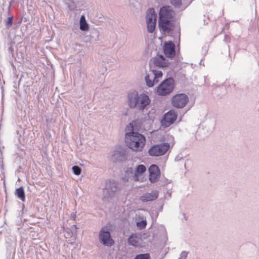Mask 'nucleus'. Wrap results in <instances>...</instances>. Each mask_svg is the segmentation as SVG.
I'll use <instances>...</instances> for the list:
<instances>
[{
  "mask_svg": "<svg viewBox=\"0 0 259 259\" xmlns=\"http://www.w3.org/2000/svg\"><path fill=\"white\" fill-rule=\"evenodd\" d=\"M177 118V114L175 110H171L165 114L161 120V124L165 127H168L172 124Z\"/></svg>",
  "mask_w": 259,
  "mask_h": 259,
  "instance_id": "nucleus-11",
  "label": "nucleus"
},
{
  "mask_svg": "<svg viewBox=\"0 0 259 259\" xmlns=\"http://www.w3.org/2000/svg\"><path fill=\"white\" fill-rule=\"evenodd\" d=\"M146 170V166L143 164H140L137 166L135 170L134 175V180L135 181H139V176H141L142 174L145 172Z\"/></svg>",
  "mask_w": 259,
  "mask_h": 259,
  "instance_id": "nucleus-17",
  "label": "nucleus"
},
{
  "mask_svg": "<svg viewBox=\"0 0 259 259\" xmlns=\"http://www.w3.org/2000/svg\"><path fill=\"white\" fill-rule=\"evenodd\" d=\"M63 1L71 11L80 12L85 7L83 0H63Z\"/></svg>",
  "mask_w": 259,
  "mask_h": 259,
  "instance_id": "nucleus-9",
  "label": "nucleus"
},
{
  "mask_svg": "<svg viewBox=\"0 0 259 259\" xmlns=\"http://www.w3.org/2000/svg\"><path fill=\"white\" fill-rule=\"evenodd\" d=\"M134 172L135 171L132 167H127L125 171V176L123 178V180L128 181L131 179L134 180Z\"/></svg>",
  "mask_w": 259,
  "mask_h": 259,
  "instance_id": "nucleus-21",
  "label": "nucleus"
},
{
  "mask_svg": "<svg viewBox=\"0 0 259 259\" xmlns=\"http://www.w3.org/2000/svg\"><path fill=\"white\" fill-rule=\"evenodd\" d=\"M188 252L186 251H183L181 254L180 256L178 259H186L187 257Z\"/></svg>",
  "mask_w": 259,
  "mask_h": 259,
  "instance_id": "nucleus-29",
  "label": "nucleus"
},
{
  "mask_svg": "<svg viewBox=\"0 0 259 259\" xmlns=\"http://www.w3.org/2000/svg\"><path fill=\"white\" fill-rule=\"evenodd\" d=\"M147 225V222L146 219L143 220L140 222H137V226L140 229H144Z\"/></svg>",
  "mask_w": 259,
  "mask_h": 259,
  "instance_id": "nucleus-24",
  "label": "nucleus"
},
{
  "mask_svg": "<svg viewBox=\"0 0 259 259\" xmlns=\"http://www.w3.org/2000/svg\"><path fill=\"white\" fill-rule=\"evenodd\" d=\"M127 102L131 109L143 111L150 104L151 100L146 94H139L137 91L132 90L127 93Z\"/></svg>",
  "mask_w": 259,
  "mask_h": 259,
  "instance_id": "nucleus-2",
  "label": "nucleus"
},
{
  "mask_svg": "<svg viewBox=\"0 0 259 259\" xmlns=\"http://www.w3.org/2000/svg\"><path fill=\"white\" fill-rule=\"evenodd\" d=\"M153 64L157 67H164L168 66V62L162 55H157L152 59Z\"/></svg>",
  "mask_w": 259,
  "mask_h": 259,
  "instance_id": "nucleus-14",
  "label": "nucleus"
},
{
  "mask_svg": "<svg viewBox=\"0 0 259 259\" xmlns=\"http://www.w3.org/2000/svg\"><path fill=\"white\" fill-rule=\"evenodd\" d=\"M72 169L74 175L78 176L80 174L81 169L78 166H73Z\"/></svg>",
  "mask_w": 259,
  "mask_h": 259,
  "instance_id": "nucleus-27",
  "label": "nucleus"
},
{
  "mask_svg": "<svg viewBox=\"0 0 259 259\" xmlns=\"http://www.w3.org/2000/svg\"><path fill=\"white\" fill-rule=\"evenodd\" d=\"M175 12L170 6H163L160 9L159 12V27L161 31L169 32L174 28L173 19Z\"/></svg>",
  "mask_w": 259,
  "mask_h": 259,
  "instance_id": "nucleus-3",
  "label": "nucleus"
},
{
  "mask_svg": "<svg viewBox=\"0 0 259 259\" xmlns=\"http://www.w3.org/2000/svg\"><path fill=\"white\" fill-rule=\"evenodd\" d=\"M13 16L9 17L8 18V19L6 22V26L7 28H9L11 26V25L13 24Z\"/></svg>",
  "mask_w": 259,
  "mask_h": 259,
  "instance_id": "nucleus-28",
  "label": "nucleus"
},
{
  "mask_svg": "<svg viewBox=\"0 0 259 259\" xmlns=\"http://www.w3.org/2000/svg\"><path fill=\"white\" fill-rule=\"evenodd\" d=\"M147 25V30L149 33H153L155 29L156 22H146Z\"/></svg>",
  "mask_w": 259,
  "mask_h": 259,
  "instance_id": "nucleus-23",
  "label": "nucleus"
},
{
  "mask_svg": "<svg viewBox=\"0 0 259 259\" xmlns=\"http://www.w3.org/2000/svg\"><path fill=\"white\" fill-rule=\"evenodd\" d=\"M158 192L157 191H154L151 193H146L140 197L142 201L147 202L153 201L157 198Z\"/></svg>",
  "mask_w": 259,
  "mask_h": 259,
  "instance_id": "nucleus-15",
  "label": "nucleus"
},
{
  "mask_svg": "<svg viewBox=\"0 0 259 259\" xmlns=\"http://www.w3.org/2000/svg\"><path fill=\"white\" fill-rule=\"evenodd\" d=\"M149 181L152 183L156 182L160 177V172L158 166L155 164L151 165L149 168Z\"/></svg>",
  "mask_w": 259,
  "mask_h": 259,
  "instance_id": "nucleus-13",
  "label": "nucleus"
},
{
  "mask_svg": "<svg viewBox=\"0 0 259 259\" xmlns=\"http://www.w3.org/2000/svg\"><path fill=\"white\" fill-rule=\"evenodd\" d=\"M117 191L118 186L116 182L111 181L107 182L103 190V199L105 200L106 198L114 196Z\"/></svg>",
  "mask_w": 259,
  "mask_h": 259,
  "instance_id": "nucleus-8",
  "label": "nucleus"
},
{
  "mask_svg": "<svg viewBox=\"0 0 259 259\" xmlns=\"http://www.w3.org/2000/svg\"><path fill=\"white\" fill-rule=\"evenodd\" d=\"M170 144L164 143L152 146L149 150V155L152 156H160L164 155L169 149Z\"/></svg>",
  "mask_w": 259,
  "mask_h": 259,
  "instance_id": "nucleus-6",
  "label": "nucleus"
},
{
  "mask_svg": "<svg viewBox=\"0 0 259 259\" xmlns=\"http://www.w3.org/2000/svg\"><path fill=\"white\" fill-rule=\"evenodd\" d=\"M79 29L83 31L89 30V27L88 23L86 21L85 16L82 15L79 20Z\"/></svg>",
  "mask_w": 259,
  "mask_h": 259,
  "instance_id": "nucleus-20",
  "label": "nucleus"
},
{
  "mask_svg": "<svg viewBox=\"0 0 259 259\" xmlns=\"http://www.w3.org/2000/svg\"><path fill=\"white\" fill-rule=\"evenodd\" d=\"M170 139H172V140H174V137H172V136H170Z\"/></svg>",
  "mask_w": 259,
  "mask_h": 259,
  "instance_id": "nucleus-32",
  "label": "nucleus"
},
{
  "mask_svg": "<svg viewBox=\"0 0 259 259\" xmlns=\"http://www.w3.org/2000/svg\"><path fill=\"white\" fill-rule=\"evenodd\" d=\"M157 15L153 8H150L147 11L146 22H156Z\"/></svg>",
  "mask_w": 259,
  "mask_h": 259,
  "instance_id": "nucleus-16",
  "label": "nucleus"
},
{
  "mask_svg": "<svg viewBox=\"0 0 259 259\" xmlns=\"http://www.w3.org/2000/svg\"><path fill=\"white\" fill-rule=\"evenodd\" d=\"M175 87L174 79L169 77L164 80L157 87V93L159 96H166L170 94Z\"/></svg>",
  "mask_w": 259,
  "mask_h": 259,
  "instance_id": "nucleus-4",
  "label": "nucleus"
},
{
  "mask_svg": "<svg viewBox=\"0 0 259 259\" xmlns=\"http://www.w3.org/2000/svg\"><path fill=\"white\" fill-rule=\"evenodd\" d=\"M136 122L133 121L125 128V142L127 146L134 151H141L145 144V138L137 132Z\"/></svg>",
  "mask_w": 259,
  "mask_h": 259,
  "instance_id": "nucleus-1",
  "label": "nucleus"
},
{
  "mask_svg": "<svg viewBox=\"0 0 259 259\" xmlns=\"http://www.w3.org/2000/svg\"><path fill=\"white\" fill-rule=\"evenodd\" d=\"M162 72L161 71L151 69L147 72L145 76V80L146 85L149 87H153L155 84L159 81V79L161 78Z\"/></svg>",
  "mask_w": 259,
  "mask_h": 259,
  "instance_id": "nucleus-5",
  "label": "nucleus"
},
{
  "mask_svg": "<svg viewBox=\"0 0 259 259\" xmlns=\"http://www.w3.org/2000/svg\"><path fill=\"white\" fill-rule=\"evenodd\" d=\"M163 51L167 57L174 58L176 55L175 44L171 41L165 42L163 46Z\"/></svg>",
  "mask_w": 259,
  "mask_h": 259,
  "instance_id": "nucleus-12",
  "label": "nucleus"
},
{
  "mask_svg": "<svg viewBox=\"0 0 259 259\" xmlns=\"http://www.w3.org/2000/svg\"><path fill=\"white\" fill-rule=\"evenodd\" d=\"M170 3L176 8H179L182 5L181 0H170Z\"/></svg>",
  "mask_w": 259,
  "mask_h": 259,
  "instance_id": "nucleus-26",
  "label": "nucleus"
},
{
  "mask_svg": "<svg viewBox=\"0 0 259 259\" xmlns=\"http://www.w3.org/2000/svg\"><path fill=\"white\" fill-rule=\"evenodd\" d=\"M181 159V157L178 155V156H177L176 157L175 160H177V161H179V160H180Z\"/></svg>",
  "mask_w": 259,
  "mask_h": 259,
  "instance_id": "nucleus-30",
  "label": "nucleus"
},
{
  "mask_svg": "<svg viewBox=\"0 0 259 259\" xmlns=\"http://www.w3.org/2000/svg\"><path fill=\"white\" fill-rule=\"evenodd\" d=\"M189 101L188 96L184 94L175 95L172 99V105L178 108L184 107Z\"/></svg>",
  "mask_w": 259,
  "mask_h": 259,
  "instance_id": "nucleus-10",
  "label": "nucleus"
},
{
  "mask_svg": "<svg viewBox=\"0 0 259 259\" xmlns=\"http://www.w3.org/2000/svg\"><path fill=\"white\" fill-rule=\"evenodd\" d=\"M73 227H74L75 229H77V227H76V225H74L73 226Z\"/></svg>",
  "mask_w": 259,
  "mask_h": 259,
  "instance_id": "nucleus-31",
  "label": "nucleus"
},
{
  "mask_svg": "<svg viewBox=\"0 0 259 259\" xmlns=\"http://www.w3.org/2000/svg\"><path fill=\"white\" fill-rule=\"evenodd\" d=\"M113 158L118 161H124L126 158V154L124 151H115Z\"/></svg>",
  "mask_w": 259,
  "mask_h": 259,
  "instance_id": "nucleus-19",
  "label": "nucleus"
},
{
  "mask_svg": "<svg viewBox=\"0 0 259 259\" xmlns=\"http://www.w3.org/2000/svg\"><path fill=\"white\" fill-rule=\"evenodd\" d=\"M16 195L22 201H24L25 199V193L22 187L17 189L15 192Z\"/></svg>",
  "mask_w": 259,
  "mask_h": 259,
  "instance_id": "nucleus-22",
  "label": "nucleus"
},
{
  "mask_svg": "<svg viewBox=\"0 0 259 259\" xmlns=\"http://www.w3.org/2000/svg\"><path fill=\"white\" fill-rule=\"evenodd\" d=\"M99 239L100 242L105 246H111L114 244L108 229L102 228L99 232Z\"/></svg>",
  "mask_w": 259,
  "mask_h": 259,
  "instance_id": "nucleus-7",
  "label": "nucleus"
},
{
  "mask_svg": "<svg viewBox=\"0 0 259 259\" xmlns=\"http://www.w3.org/2000/svg\"><path fill=\"white\" fill-rule=\"evenodd\" d=\"M134 259H150L148 253L140 254L136 256Z\"/></svg>",
  "mask_w": 259,
  "mask_h": 259,
  "instance_id": "nucleus-25",
  "label": "nucleus"
},
{
  "mask_svg": "<svg viewBox=\"0 0 259 259\" xmlns=\"http://www.w3.org/2000/svg\"><path fill=\"white\" fill-rule=\"evenodd\" d=\"M141 238L136 234H132L128 239V243L135 247L140 245Z\"/></svg>",
  "mask_w": 259,
  "mask_h": 259,
  "instance_id": "nucleus-18",
  "label": "nucleus"
}]
</instances>
